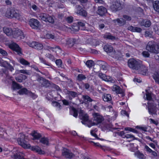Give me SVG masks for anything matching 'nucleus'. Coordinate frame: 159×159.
Masks as SVG:
<instances>
[{
    "label": "nucleus",
    "instance_id": "dca6fc26",
    "mask_svg": "<svg viewBox=\"0 0 159 159\" xmlns=\"http://www.w3.org/2000/svg\"><path fill=\"white\" fill-rule=\"evenodd\" d=\"M76 7L77 10V13L83 16L86 17L87 16V13L85 10L82 8L79 5H77Z\"/></svg>",
    "mask_w": 159,
    "mask_h": 159
},
{
    "label": "nucleus",
    "instance_id": "8fccbe9b",
    "mask_svg": "<svg viewBox=\"0 0 159 159\" xmlns=\"http://www.w3.org/2000/svg\"><path fill=\"white\" fill-rule=\"evenodd\" d=\"M125 130H129L136 133H138V131L137 130L131 128L126 127L125 128Z\"/></svg>",
    "mask_w": 159,
    "mask_h": 159
},
{
    "label": "nucleus",
    "instance_id": "f03ea898",
    "mask_svg": "<svg viewBox=\"0 0 159 159\" xmlns=\"http://www.w3.org/2000/svg\"><path fill=\"white\" fill-rule=\"evenodd\" d=\"M27 137L22 133H20L18 134V138L17 141L19 145L25 148H29L31 146L27 141Z\"/></svg>",
    "mask_w": 159,
    "mask_h": 159
},
{
    "label": "nucleus",
    "instance_id": "e433bc0d",
    "mask_svg": "<svg viewBox=\"0 0 159 159\" xmlns=\"http://www.w3.org/2000/svg\"><path fill=\"white\" fill-rule=\"evenodd\" d=\"M40 141L41 143H43V144H46V145H48V139L46 138H41L40 139Z\"/></svg>",
    "mask_w": 159,
    "mask_h": 159
},
{
    "label": "nucleus",
    "instance_id": "79ce46f5",
    "mask_svg": "<svg viewBox=\"0 0 159 159\" xmlns=\"http://www.w3.org/2000/svg\"><path fill=\"white\" fill-rule=\"evenodd\" d=\"M91 42V44L95 46L99 45L100 43L99 41L96 39H92Z\"/></svg>",
    "mask_w": 159,
    "mask_h": 159
},
{
    "label": "nucleus",
    "instance_id": "5fc2aeb1",
    "mask_svg": "<svg viewBox=\"0 0 159 159\" xmlns=\"http://www.w3.org/2000/svg\"><path fill=\"white\" fill-rule=\"evenodd\" d=\"M151 25V23L150 20H145L144 26L146 27H149Z\"/></svg>",
    "mask_w": 159,
    "mask_h": 159
},
{
    "label": "nucleus",
    "instance_id": "37998d69",
    "mask_svg": "<svg viewBox=\"0 0 159 159\" xmlns=\"http://www.w3.org/2000/svg\"><path fill=\"white\" fill-rule=\"evenodd\" d=\"M27 95L31 97L33 99H34L36 98L37 96L36 94H34V93H32L30 91H29V92L28 93V94Z\"/></svg>",
    "mask_w": 159,
    "mask_h": 159
},
{
    "label": "nucleus",
    "instance_id": "c85d7f7f",
    "mask_svg": "<svg viewBox=\"0 0 159 159\" xmlns=\"http://www.w3.org/2000/svg\"><path fill=\"white\" fill-rule=\"evenodd\" d=\"M29 90H28L25 88H23L20 90L18 93L20 95L25 94L27 95Z\"/></svg>",
    "mask_w": 159,
    "mask_h": 159
},
{
    "label": "nucleus",
    "instance_id": "6ab92c4d",
    "mask_svg": "<svg viewBox=\"0 0 159 159\" xmlns=\"http://www.w3.org/2000/svg\"><path fill=\"white\" fill-rule=\"evenodd\" d=\"M107 12L106 8L103 6L99 7L97 11V13L100 16H103Z\"/></svg>",
    "mask_w": 159,
    "mask_h": 159
},
{
    "label": "nucleus",
    "instance_id": "5701e85b",
    "mask_svg": "<svg viewBox=\"0 0 159 159\" xmlns=\"http://www.w3.org/2000/svg\"><path fill=\"white\" fill-rule=\"evenodd\" d=\"M103 49L104 51H105L107 53H110L111 52L114 53V52H113V48L110 45H105L103 47Z\"/></svg>",
    "mask_w": 159,
    "mask_h": 159
},
{
    "label": "nucleus",
    "instance_id": "20e7f679",
    "mask_svg": "<svg viewBox=\"0 0 159 159\" xmlns=\"http://www.w3.org/2000/svg\"><path fill=\"white\" fill-rule=\"evenodd\" d=\"M37 80L39 83L40 86L42 87L48 88L52 85L49 81L41 77L39 75H38Z\"/></svg>",
    "mask_w": 159,
    "mask_h": 159
},
{
    "label": "nucleus",
    "instance_id": "69168bd1",
    "mask_svg": "<svg viewBox=\"0 0 159 159\" xmlns=\"http://www.w3.org/2000/svg\"><path fill=\"white\" fill-rule=\"evenodd\" d=\"M56 63L58 66H61L62 64V61L60 59L57 60L56 61Z\"/></svg>",
    "mask_w": 159,
    "mask_h": 159
},
{
    "label": "nucleus",
    "instance_id": "393cba45",
    "mask_svg": "<svg viewBox=\"0 0 159 159\" xmlns=\"http://www.w3.org/2000/svg\"><path fill=\"white\" fill-rule=\"evenodd\" d=\"M22 86L17 83L15 81H13L11 88L13 90L16 89H21Z\"/></svg>",
    "mask_w": 159,
    "mask_h": 159
},
{
    "label": "nucleus",
    "instance_id": "c9c22d12",
    "mask_svg": "<svg viewBox=\"0 0 159 159\" xmlns=\"http://www.w3.org/2000/svg\"><path fill=\"white\" fill-rule=\"evenodd\" d=\"M155 82L159 84V75L157 73L154 74L153 76Z\"/></svg>",
    "mask_w": 159,
    "mask_h": 159
},
{
    "label": "nucleus",
    "instance_id": "6e6552de",
    "mask_svg": "<svg viewBox=\"0 0 159 159\" xmlns=\"http://www.w3.org/2000/svg\"><path fill=\"white\" fill-rule=\"evenodd\" d=\"M62 155L66 158L71 159L75 156L74 154L69 149L64 148L62 150Z\"/></svg>",
    "mask_w": 159,
    "mask_h": 159
},
{
    "label": "nucleus",
    "instance_id": "6e6d98bb",
    "mask_svg": "<svg viewBox=\"0 0 159 159\" xmlns=\"http://www.w3.org/2000/svg\"><path fill=\"white\" fill-rule=\"evenodd\" d=\"M86 125H87L88 127H90L91 126L95 125V122H92L91 121H89L88 123H86Z\"/></svg>",
    "mask_w": 159,
    "mask_h": 159
},
{
    "label": "nucleus",
    "instance_id": "2f4dec72",
    "mask_svg": "<svg viewBox=\"0 0 159 159\" xmlns=\"http://www.w3.org/2000/svg\"><path fill=\"white\" fill-rule=\"evenodd\" d=\"M135 155L139 159H145L146 158V157L143 153L139 151L135 152Z\"/></svg>",
    "mask_w": 159,
    "mask_h": 159
},
{
    "label": "nucleus",
    "instance_id": "13d9d810",
    "mask_svg": "<svg viewBox=\"0 0 159 159\" xmlns=\"http://www.w3.org/2000/svg\"><path fill=\"white\" fill-rule=\"evenodd\" d=\"M125 137L127 138H132V140H134L136 139V138L134 137L131 134H127L125 136Z\"/></svg>",
    "mask_w": 159,
    "mask_h": 159
},
{
    "label": "nucleus",
    "instance_id": "7c9ffc66",
    "mask_svg": "<svg viewBox=\"0 0 159 159\" xmlns=\"http://www.w3.org/2000/svg\"><path fill=\"white\" fill-rule=\"evenodd\" d=\"M103 99L104 101L108 102L111 100V97L110 94H105L103 96Z\"/></svg>",
    "mask_w": 159,
    "mask_h": 159
},
{
    "label": "nucleus",
    "instance_id": "9b49d317",
    "mask_svg": "<svg viewBox=\"0 0 159 159\" xmlns=\"http://www.w3.org/2000/svg\"><path fill=\"white\" fill-rule=\"evenodd\" d=\"M12 35L14 38L20 37V39H23L24 36L23 32L18 29H15L13 30Z\"/></svg>",
    "mask_w": 159,
    "mask_h": 159
},
{
    "label": "nucleus",
    "instance_id": "473e14b6",
    "mask_svg": "<svg viewBox=\"0 0 159 159\" xmlns=\"http://www.w3.org/2000/svg\"><path fill=\"white\" fill-rule=\"evenodd\" d=\"M115 22L117 21L120 25H123L126 23V20L123 18L120 19H117L114 20Z\"/></svg>",
    "mask_w": 159,
    "mask_h": 159
},
{
    "label": "nucleus",
    "instance_id": "58836bf2",
    "mask_svg": "<svg viewBox=\"0 0 159 159\" xmlns=\"http://www.w3.org/2000/svg\"><path fill=\"white\" fill-rule=\"evenodd\" d=\"M93 62L92 60H88L86 63L87 66L89 68L91 67L93 65Z\"/></svg>",
    "mask_w": 159,
    "mask_h": 159
},
{
    "label": "nucleus",
    "instance_id": "f3484780",
    "mask_svg": "<svg viewBox=\"0 0 159 159\" xmlns=\"http://www.w3.org/2000/svg\"><path fill=\"white\" fill-rule=\"evenodd\" d=\"M112 90L115 91L117 93L120 94L121 97L124 96V92L123 90L119 86L117 85H114L112 88Z\"/></svg>",
    "mask_w": 159,
    "mask_h": 159
},
{
    "label": "nucleus",
    "instance_id": "1a4fd4ad",
    "mask_svg": "<svg viewBox=\"0 0 159 159\" xmlns=\"http://www.w3.org/2000/svg\"><path fill=\"white\" fill-rule=\"evenodd\" d=\"M111 9L114 11H116L122 9V7L119 1L116 0L112 2V5L111 6Z\"/></svg>",
    "mask_w": 159,
    "mask_h": 159
},
{
    "label": "nucleus",
    "instance_id": "39448f33",
    "mask_svg": "<svg viewBox=\"0 0 159 159\" xmlns=\"http://www.w3.org/2000/svg\"><path fill=\"white\" fill-rule=\"evenodd\" d=\"M129 66L132 69L135 71L139 67L140 63L134 58L130 59L128 62Z\"/></svg>",
    "mask_w": 159,
    "mask_h": 159
},
{
    "label": "nucleus",
    "instance_id": "4be33fe9",
    "mask_svg": "<svg viewBox=\"0 0 159 159\" xmlns=\"http://www.w3.org/2000/svg\"><path fill=\"white\" fill-rule=\"evenodd\" d=\"M31 150L33 151H35L36 152H38L40 154H45V152L42 151L41 148L38 146L32 147L31 148Z\"/></svg>",
    "mask_w": 159,
    "mask_h": 159
},
{
    "label": "nucleus",
    "instance_id": "680f3d73",
    "mask_svg": "<svg viewBox=\"0 0 159 159\" xmlns=\"http://www.w3.org/2000/svg\"><path fill=\"white\" fill-rule=\"evenodd\" d=\"M107 64L105 62V63L102 64L101 65V68L104 70H107Z\"/></svg>",
    "mask_w": 159,
    "mask_h": 159
},
{
    "label": "nucleus",
    "instance_id": "a211bd4d",
    "mask_svg": "<svg viewBox=\"0 0 159 159\" xmlns=\"http://www.w3.org/2000/svg\"><path fill=\"white\" fill-rule=\"evenodd\" d=\"M93 116L94 118L93 121H96V123H95V125H97L99 123H101L103 120L102 117L101 116H100L98 113H94L93 114Z\"/></svg>",
    "mask_w": 159,
    "mask_h": 159
},
{
    "label": "nucleus",
    "instance_id": "a19ab883",
    "mask_svg": "<svg viewBox=\"0 0 159 159\" xmlns=\"http://www.w3.org/2000/svg\"><path fill=\"white\" fill-rule=\"evenodd\" d=\"M20 61L21 64L24 65H26L30 64L29 62L23 58L20 59Z\"/></svg>",
    "mask_w": 159,
    "mask_h": 159
},
{
    "label": "nucleus",
    "instance_id": "864d4df0",
    "mask_svg": "<svg viewBox=\"0 0 159 159\" xmlns=\"http://www.w3.org/2000/svg\"><path fill=\"white\" fill-rule=\"evenodd\" d=\"M71 42L73 43L74 45L75 44H78L79 43V40L75 39H71Z\"/></svg>",
    "mask_w": 159,
    "mask_h": 159
},
{
    "label": "nucleus",
    "instance_id": "7ed1b4c3",
    "mask_svg": "<svg viewBox=\"0 0 159 159\" xmlns=\"http://www.w3.org/2000/svg\"><path fill=\"white\" fill-rule=\"evenodd\" d=\"M5 16L8 18H15L18 20L20 19L21 17V16L17 11H16L14 8H9L7 9Z\"/></svg>",
    "mask_w": 159,
    "mask_h": 159
},
{
    "label": "nucleus",
    "instance_id": "a18cd8bd",
    "mask_svg": "<svg viewBox=\"0 0 159 159\" xmlns=\"http://www.w3.org/2000/svg\"><path fill=\"white\" fill-rule=\"evenodd\" d=\"M44 38L48 39H53L54 38V36L52 34H47L44 36Z\"/></svg>",
    "mask_w": 159,
    "mask_h": 159
},
{
    "label": "nucleus",
    "instance_id": "338daca9",
    "mask_svg": "<svg viewBox=\"0 0 159 159\" xmlns=\"http://www.w3.org/2000/svg\"><path fill=\"white\" fill-rule=\"evenodd\" d=\"M145 148L146 149V151L148 152L151 153L152 152V150L148 146L146 145L145 146Z\"/></svg>",
    "mask_w": 159,
    "mask_h": 159
},
{
    "label": "nucleus",
    "instance_id": "ddd939ff",
    "mask_svg": "<svg viewBox=\"0 0 159 159\" xmlns=\"http://www.w3.org/2000/svg\"><path fill=\"white\" fill-rule=\"evenodd\" d=\"M0 66L6 68L11 71L14 70L13 67L6 61H3L1 59H0Z\"/></svg>",
    "mask_w": 159,
    "mask_h": 159
},
{
    "label": "nucleus",
    "instance_id": "a878e982",
    "mask_svg": "<svg viewBox=\"0 0 159 159\" xmlns=\"http://www.w3.org/2000/svg\"><path fill=\"white\" fill-rule=\"evenodd\" d=\"M23 156V154L20 152H18L11 156L12 158L14 159H22Z\"/></svg>",
    "mask_w": 159,
    "mask_h": 159
},
{
    "label": "nucleus",
    "instance_id": "2eb2a0df",
    "mask_svg": "<svg viewBox=\"0 0 159 159\" xmlns=\"http://www.w3.org/2000/svg\"><path fill=\"white\" fill-rule=\"evenodd\" d=\"M29 24L30 26L33 29H37L39 26V22L36 19H31Z\"/></svg>",
    "mask_w": 159,
    "mask_h": 159
},
{
    "label": "nucleus",
    "instance_id": "9d476101",
    "mask_svg": "<svg viewBox=\"0 0 159 159\" xmlns=\"http://www.w3.org/2000/svg\"><path fill=\"white\" fill-rule=\"evenodd\" d=\"M148 109L149 113L151 114H156L157 111L156 104L153 102H149Z\"/></svg>",
    "mask_w": 159,
    "mask_h": 159
},
{
    "label": "nucleus",
    "instance_id": "bf43d9fd",
    "mask_svg": "<svg viewBox=\"0 0 159 159\" xmlns=\"http://www.w3.org/2000/svg\"><path fill=\"white\" fill-rule=\"evenodd\" d=\"M146 138L147 139H149L151 140V141L153 142L155 144L157 145V142L156 140H153V139H152L151 138L148 136H146Z\"/></svg>",
    "mask_w": 159,
    "mask_h": 159
},
{
    "label": "nucleus",
    "instance_id": "49530a36",
    "mask_svg": "<svg viewBox=\"0 0 159 159\" xmlns=\"http://www.w3.org/2000/svg\"><path fill=\"white\" fill-rule=\"evenodd\" d=\"M83 98L84 100H87V102H91L93 100L89 96L87 95H83Z\"/></svg>",
    "mask_w": 159,
    "mask_h": 159
},
{
    "label": "nucleus",
    "instance_id": "c756f323",
    "mask_svg": "<svg viewBox=\"0 0 159 159\" xmlns=\"http://www.w3.org/2000/svg\"><path fill=\"white\" fill-rule=\"evenodd\" d=\"M154 9L157 12H159V1H156L153 3Z\"/></svg>",
    "mask_w": 159,
    "mask_h": 159
},
{
    "label": "nucleus",
    "instance_id": "aec40b11",
    "mask_svg": "<svg viewBox=\"0 0 159 159\" xmlns=\"http://www.w3.org/2000/svg\"><path fill=\"white\" fill-rule=\"evenodd\" d=\"M67 94L68 95L66 97L70 100H71L73 98L78 96L77 93L74 91H68Z\"/></svg>",
    "mask_w": 159,
    "mask_h": 159
},
{
    "label": "nucleus",
    "instance_id": "0e129e2a",
    "mask_svg": "<svg viewBox=\"0 0 159 159\" xmlns=\"http://www.w3.org/2000/svg\"><path fill=\"white\" fill-rule=\"evenodd\" d=\"M37 42H32L29 44L30 46L35 48L36 44Z\"/></svg>",
    "mask_w": 159,
    "mask_h": 159
},
{
    "label": "nucleus",
    "instance_id": "c03bdc74",
    "mask_svg": "<svg viewBox=\"0 0 159 159\" xmlns=\"http://www.w3.org/2000/svg\"><path fill=\"white\" fill-rule=\"evenodd\" d=\"M105 38H107L109 39H111L112 40H114L116 39L115 37L111 35H105L104 36Z\"/></svg>",
    "mask_w": 159,
    "mask_h": 159
},
{
    "label": "nucleus",
    "instance_id": "f8f14e48",
    "mask_svg": "<svg viewBox=\"0 0 159 159\" xmlns=\"http://www.w3.org/2000/svg\"><path fill=\"white\" fill-rule=\"evenodd\" d=\"M98 76L103 80L107 82H110L111 83H114L115 80L110 76H107V75L101 72L98 73Z\"/></svg>",
    "mask_w": 159,
    "mask_h": 159
},
{
    "label": "nucleus",
    "instance_id": "de8ad7c7",
    "mask_svg": "<svg viewBox=\"0 0 159 159\" xmlns=\"http://www.w3.org/2000/svg\"><path fill=\"white\" fill-rule=\"evenodd\" d=\"M48 18H47V20H46V22H48L50 23H53L54 22V19L52 18V16H50L48 15Z\"/></svg>",
    "mask_w": 159,
    "mask_h": 159
},
{
    "label": "nucleus",
    "instance_id": "e2e57ef3",
    "mask_svg": "<svg viewBox=\"0 0 159 159\" xmlns=\"http://www.w3.org/2000/svg\"><path fill=\"white\" fill-rule=\"evenodd\" d=\"M73 19L72 17H69L66 18V20L68 23H71L73 21Z\"/></svg>",
    "mask_w": 159,
    "mask_h": 159
},
{
    "label": "nucleus",
    "instance_id": "09e8293b",
    "mask_svg": "<svg viewBox=\"0 0 159 159\" xmlns=\"http://www.w3.org/2000/svg\"><path fill=\"white\" fill-rule=\"evenodd\" d=\"M146 98L147 100L150 101L152 100V98L151 96V93H149L147 91H146Z\"/></svg>",
    "mask_w": 159,
    "mask_h": 159
},
{
    "label": "nucleus",
    "instance_id": "bb28decb",
    "mask_svg": "<svg viewBox=\"0 0 159 159\" xmlns=\"http://www.w3.org/2000/svg\"><path fill=\"white\" fill-rule=\"evenodd\" d=\"M30 134L34 137L33 139H38L41 137V135L34 130Z\"/></svg>",
    "mask_w": 159,
    "mask_h": 159
},
{
    "label": "nucleus",
    "instance_id": "603ef678",
    "mask_svg": "<svg viewBox=\"0 0 159 159\" xmlns=\"http://www.w3.org/2000/svg\"><path fill=\"white\" fill-rule=\"evenodd\" d=\"M123 17L124 18V19H125L126 21H130L131 20V17L128 15H124L123 16Z\"/></svg>",
    "mask_w": 159,
    "mask_h": 159
},
{
    "label": "nucleus",
    "instance_id": "3c124183",
    "mask_svg": "<svg viewBox=\"0 0 159 159\" xmlns=\"http://www.w3.org/2000/svg\"><path fill=\"white\" fill-rule=\"evenodd\" d=\"M148 51H144L142 52V54L143 57H149L150 54Z\"/></svg>",
    "mask_w": 159,
    "mask_h": 159
},
{
    "label": "nucleus",
    "instance_id": "4d7b16f0",
    "mask_svg": "<svg viewBox=\"0 0 159 159\" xmlns=\"http://www.w3.org/2000/svg\"><path fill=\"white\" fill-rule=\"evenodd\" d=\"M0 53L3 56H6L7 55V52L5 50L0 48Z\"/></svg>",
    "mask_w": 159,
    "mask_h": 159
},
{
    "label": "nucleus",
    "instance_id": "72a5a7b5",
    "mask_svg": "<svg viewBox=\"0 0 159 159\" xmlns=\"http://www.w3.org/2000/svg\"><path fill=\"white\" fill-rule=\"evenodd\" d=\"M1 73V74H2V76L5 77L6 78L9 79L8 71L7 69H2Z\"/></svg>",
    "mask_w": 159,
    "mask_h": 159
},
{
    "label": "nucleus",
    "instance_id": "ea45409f",
    "mask_svg": "<svg viewBox=\"0 0 159 159\" xmlns=\"http://www.w3.org/2000/svg\"><path fill=\"white\" fill-rule=\"evenodd\" d=\"M86 78L85 76L82 74H79L77 76L78 80L80 81L85 79Z\"/></svg>",
    "mask_w": 159,
    "mask_h": 159
},
{
    "label": "nucleus",
    "instance_id": "412c9836",
    "mask_svg": "<svg viewBox=\"0 0 159 159\" xmlns=\"http://www.w3.org/2000/svg\"><path fill=\"white\" fill-rule=\"evenodd\" d=\"M128 30L131 31L132 32H137L140 33L142 31V29L139 27H133L132 26H130L128 27Z\"/></svg>",
    "mask_w": 159,
    "mask_h": 159
},
{
    "label": "nucleus",
    "instance_id": "774afa93",
    "mask_svg": "<svg viewBox=\"0 0 159 159\" xmlns=\"http://www.w3.org/2000/svg\"><path fill=\"white\" fill-rule=\"evenodd\" d=\"M145 36L148 37H151L152 36V34L150 33L148 31H146L145 32Z\"/></svg>",
    "mask_w": 159,
    "mask_h": 159
},
{
    "label": "nucleus",
    "instance_id": "4468645a",
    "mask_svg": "<svg viewBox=\"0 0 159 159\" xmlns=\"http://www.w3.org/2000/svg\"><path fill=\"white\" fill-rule=\"evenodd\" d=\"M9 47L11 49L17 52L18 54H21L20 48L16 43H13L10 44Z\"/></svg>",
    "mask_w": 159,
    "mask_h": 159
},
{
    "label": "nucleus",
    "instance_id": "b1692460",
    "mask_svg": "<svg viewBox=\"0 0 159 159\" xmlns=\"http://www.w3.org/2000/svg\"><path fill=\"white\" fill-rule=\"evenodd\" d=\"M3 31L8 36H11L12 34L13 30L9 28L4 27L3 28Z\"/></svg>",
    "mask_w": 159,
    "mask_h": 159
},
{
    "label": "nucleus",
    "instance_id": "052dcab7",
    "mask_svg": "<svg viewBox=\"0 0 159 159\" xmlns=\"http://www.w3.org/2000/svg\"><path fill=\"white\" fill-rule=\"evenodd\" d=\"M93 144H94V145L95 146H97V147H100L104 151H105V149H104V148H103V146H102L101 145H100L98 143H93Z\"/></svg>",
    "mask_w": 159,
    "mask_h": 159
},
{
    "label": "nucleus",
    "instance_id": "cd10ccee",
    "mask_svg": "<svg viewBox=\"0 0 159 159\" xmlns=\"http://www.w3.org/2000/svg\"><path fill=\"white\" fill-rule=\"evenodd\" d=\"M48 16V14L46 13H42L39 15V19L45 22L46 21Z\"/></svg>",
    "mask_w": 159,
    "mask_h": 159
},
{
    "label": "nucleus",
    "instance_id": "4c0bfd02",
    "mask_svg": "<svg viewBox=\"0 0 159 159\" xmlns=\"http://www.w3.org/2000/svg\"><path fill=\"white\" fill-rule=\"evenodd\" d=\"M35 46V49H37L39 50H40L43 49V45L37 42L36 43Z\"/></svg>",
    "mask_w": 159,
    "mask_h": 159
},
{
    "label": "nucleus",
    "instance_id": "f704fd0d",
    "mask_svg": "<svg viewBox=\"0 0 159 159\" xmlns=\"http://www.w3.org/2000/svg\"><path fill=\"white\" fill-rule=\"evenodd\" d=\"M71 113H73L72 115L76 117L78 116V111L74 107H73L71 108Z\"/></svg>",
    "mask_w": 159,
    "mask_h": 159
},
{
    "label": "nucleus",
    "instance_id": "f257e3e1",
    "mask_svg": "<svg viewBox=\"0 0 159 159\" xmlns=\"http://www.w3.org/2000/svg\"><path fill=\"white\" fill-rule=\"evenodd\" d=\"M146 48L151 53L157 54L159 53V43L153 40L149 41Z\"/></svg>",
    "mask_w": 159,
    "mask_h": 159
},
{
    "label": "nucleus",
    "instance_id": "423d86ee",
    "mask_svg": "<svg viewBox=\"0 0 159 159\" xmlns=\"http://www.w3.org/2000/svg\"><path fill=\"white\" fill-rule=\"evenodd\" d=\"M79 114V117L82 120L81 121V123L83 124L86 125L85 122L88 121L89 120L88 115L81 109L80 110Z\"/></svg>",
    "mask_w": 159,
    "mask_h": 159
},
{
    "label": "nucleus",
    "instance_id": "0eeeda50",
    "mask_svg": "<svg viewBox=\"0 0 159 159\" xmlns=\"http://www.w3.org/2000/svg\"><path fill=\"white\" fill-rule=\"evenodd\" d=\"M148 69L144 66L140 64L139 67H138L135 72L136 73L141 74L143 75H146L147 74Z\"/></svg>",
    "mask_w": 159,
    "mask_h": 159
}]
</instances>
